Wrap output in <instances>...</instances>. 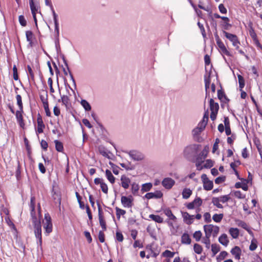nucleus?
I'll use <instances>...</instances> for the list:
<instances>
[{
	"label": "nucleus",
	"mask_w": 262,
	"mask_h": 262,
	"mask_svg": "<svg viewBox=\"0 0 262 262\" xmlns=\"http://www.w3.org/2000/svg\"><path fill=\"white\" fill-rule=\"evenodd\" d=\"M200 144H192L187 146L184 150V156L188 161L195 162L196 154L200 150Z\"/></svg>",
	"instance_id": "obj_1"
},
{
	"label": "nucleus",
	"mask_w": 262,
	"mask_h": 262,
	"mask_svg": "<svg viewBox=\"0 0 262 262\" xmlns=\"http://www.w3.org/2000/svg\"><path fill=\"white\" fill-rule=\"evenodd\" d=\"M209 147L208 145L205 146L204 149L199 154H196L195 162H196V166H199L202 163L204 162V160L207 156L209 152Z\"/></svg>",
	"instance_id": "obj_2"
},
{
	"label": "nucleus",
	"mask_w": 262,
	"mask_h": 262,
	"mask_svg": "<svg viewBox=\"0 0 262 262\" xmlns=\"http://www.w3.org/2000/svg\"><path fill=\"white\" fill-rule=\"evenodd\" d=\"M201 179L203 183V188L205 190L209 191L212 189L213 183L212 181L209 180L207 174L203 173L201 176Z\"/></svg>",
	"instance_id": "obj_3"
},
{
	"label": "nucleus",
	"mask_w": 262,
	"mask_h": 262,
	"mask_svg": "<svg viewBox=\"0 0 262 262\" xmlns=\"http://www.w3.org/2000/svg\"><path fill=\"white\" fill-rule=\"evenodd\" d=\"M96 203L98 207V218L99 223L102 229H103V230L104 231L106 230V225L103 216L102 209L100 205V202L98 201H97Z\"/></svg>",
	"instance_id": "obj_4"
},
{
	"label": "nucleus",
	"mask_w": 262,
	"mask_h": 262,
	"mask_svg": "<svg viewBox=\"0 0 262 262\" xmlns=\"http://www.w3.org/2000/svg\"><path fill=\"white\" fill-rule=\"evenodd\" d=\"M133 201L134 198L132 195L122 196L121 198V204L125 208H131L133 205Z\"/></svg>",
	"instance_id": "obj_5"
},
{
	"label": "nucleus",
	"mask_w": 262,
	"mask_h": 262,
	"mask_svg": "<svg viewBox=\"0 0 262 262\" xmlns=\"http://www.w3.org/2000/svg\"><path fill=\"white\" fill-rule=\"evenodd\" d=\"M163 195V193L160 190H156L154 192H147L146 194L143 196V199H147L148 200L152 199H161Z\"/></svg>",
	"instance_id": "obj_6"
},
{
	"label": "nucleus",
	"mask_w": 262,
	"mask_h": 262,
	"mask_svg": "<svg viewBox=\"0 0 262 262\" xmlns=\"http://www.w3.org/2000/svg\"><path fill=\"white\" fill-rule=\"evenodd\" d=\"M128 154L134 161H141L144 158V155L141 152L136 150L130 151Z\"/></svg>",
	"instance_id": "obj_7"
},
{
	"label": "nucleus",
	"mask_w": 262,
	"mask_h": 262,
	"mask_svg": "<svg viewBox=\"0 0 262 262\" xmlns=\"http://www.w3.org/2000/svg\"><path fill=\"white\" fill-rule=\"evenodd\" d=\"M202 200L200 197L196 196L193 201L186 204V206L188 209H193L194 208L195 205L199 207L202 205Z\"/></svg>",
	"instance_id": "obj_8"
},
{
	"label": "nucleus",
	"mask_w": 262,
	"mask_h": 262,
	"mask_svg": "<svg viewBox=\"0 0 262 262\" xmlns=\"http://www.w3.org/2000/svg\"><path fill=\"white\" fill-rule=\"evenodd\" d=\"M223 33L225 37L232 42L233 46H235L236 45V43H239L238 37L236 35L228 33L224 30H223Z\"/></svg>",
	"instance_id": "obj_9"
},
{
	"label": "nucleus",
	"mask_w": 262,
	"mask_h": 262,
	"mask_svg": "<svg viewBox=\"0 0 262 262\" xmlns=\"http://www.w3.org/2000/svg\"><path fill=\"white\" fill-rule=\"evenodd\" d=\"M221 89L217 90V98L222 102L227 103L230 99L227 97L224 90L222 89L221 84L220 83Z\"/></svg>",
	"instance_id": "obj_10"
},
{
	"label": "nucleus",
	"mask_w": 262,
	"mask_h": 262,
	"mask_svg": "<svg viewBox=\"0 0 262 262\" xmlns=\"http://www.w3.org/2000/svg\"><path fill=\"white\" fill-rule=\"evenodd\" d=\"M37 128L36 132L38 134H41L43 133V129L45 128V125L43 123L42 117L39 113L37 114Z\"/></svg>",
	"instance_id": "obj_11"
},
{
	"label": "nucleus",
	"mask_w": 262,
	"mask_h": 262,
	"mask_svg": "<svg viewBox=\"0 0 262 262\" xmlns=\"http://www.w3.org/2000/svg\"><path fill=\"white\" fill-rule=\"evenodd\" d=\"M175 184V181L170 178H165L162 181V186L167 189H171Z\"/></svg>",
	"instance_id": "obj_12"
},
{
	"label": "nucleus",
	"mask_w": 262,
	"mask_h": 262,
	"mask_svg": "<svg viewBox=\"0 0 262 262\" xmlns=\"http://www.w3.org/2000/svg\"><path fill=\"white\" fill-rule=\"evenodd\" d=\"M181 212L182 215V216L183 217L184 221L187 225H190V224L193 223L194 215H190L187 212H183V211H182Z\"/></svg>",
	"instance_id": "obj_13"
},
{
	"label": "nucleus",
	"mask_w": 262,
	"mask_h": 262,
	"mask_svg": "<svg viewBox=\"0 0 262 262\" xmlns=\"http://www.w3.org/2000/svg\"><path fill=\"white\" fill-rule=\"evenodd\" d=\"M211 71L210 70L208 74H206L204 76V82H205V89L206 91V97H207L208 95V89L209 88L210 84V77H211Z\"/></svg>",
	"instance_id": "obj_14"
},
{
	"label": "nucleus",
	"mask_w": 262,
	"mask_h": 262,
	"mask_svg": "<svg viewBox=\"0 0 262 262\" xmlns=\"http://www.w3.org/2000/svg\"><path fill=\"white\" fill-rule=\"evenodd\" d=\"M33 226L34 229V233L36 238L37 239L42 238L41 223L38 222V223L33 224Z\"/></svg>",
	"instance_id": "obj_15"
},
{
	"label": "nucleus",
	"mask_w": 262,
	"mask_h": 262,
	"mask_svg": "<svg viewBox=\"0 0 262 262\" xmlns=\"http://www.w3.org/2000/svg\"><path fill=\"white\" fill-rule=\"evenodd\" d=\"M232 255L234 256V257L237 260H239L241 258V255L242 254V250L241 248L237 246H234L230 251Z\"/></svg>",
	"instance_id": "obj_16"
},
{
	"label": "nucleus",
	"mask_w": 262,
	"mask_h": 262,
	"mask_svg": "<svg viewBox=\"0 0 262 262\" xmlns=\"http://www.w3.org/2000/svg\"><path fill=\"white\" fill-rule=\"evenodd\" d=\"M121 182V186L124 189H127L129 187L130 183V180L125 175H122L120 179Z\"/></svg>",
	"instance_id": "obj_17"
},
{
	"label": "nucleus",
	"mask_w": 262,
	"mask_h": 262,
	"mask_svg": "<svg viewBox=\"0 0 262 262\" xmlns=\"http://www.w3.org/2000/svg\"><path fill=\"white\" fill-rule=\"evenodd\" d=\"M226 18L227 19V20H223V21H221L220 23V26L223 29V30L224 31L228 30L232 27V25L229 23V22L230 21V19L226 16Z\"/></svg>",
	"instance_id": "obj_18"
},
{
	"label": "nucleus",
	"mask_w": 262,
	"mask_h": 262,
	"mask_svg": "<svg viewBox=\"0 0 262 262\" xmlns=\"http://www.w3.org/2000/svg\"><path fill=\"white\" fill-rule=\"evenodd\" d=\"M214 225L212 224L205 225L204 226L203 228L205 233V236L210 237L214 228Z\"/></svg>",
	"instance_id": "obj_19"
},
{
	"label": "nucleus",
	"mask_w": 262,
	"mask_h": 262,
	"mask_svg": "<svg viewBox=\"0 0 262 262\" xmlns=\"http://www.w3.org/2000/svg\"><path fill=\"white\" fill-rule=\"evenodd\" d=\"M209 106L210 111L218 112L219 110V105L217 102H215L213 99L210 98L209 101Z\"/></svg>",
	"instance_id": "obj_20"
},
{
	"label": "nucleus",
	"mask_w": 262,
	"mask_h": 262,
	"mask_svg": "<svg viewBox=\"0 0 262 262\" xmlns=\"http://www.w3.org/2000/svg\"><path fill=\"white\" fill-rule=\"evenodd\" d=\"M219 243L223 246H227L229 242L227 235L225 233L222 234L219 237Z\"/></svg>",
	"instance_id": "obj_21"
},
{
	"label": "nucleus",
	"mask_w": 262,
	"mask_h": 262,
	"mask_svg": "<svg viewBox=\"0 0 262 262\" xmlns=\"http://www.w3.org/2000/svg\"><path fill=\"white\" fill-rule=\"evenodd\" d=\"M191 239L189 234L185 232L181 236V243L183 244L189 245L191 243Z\"/></svg>",
	"instance_id": "obj_22"
},
{
	"label": "nucleus",
	"mask_w": 262,
	"mask_h": 262,
	"mask_svg": "<svg viewBox=\"0 0 262 262\" xmlns=\"http://www.w3.org/2000/svg\"><path fill=\"white\" fill-rule=\"evenodd\" d=\"M163 212L168 217L169 220L173 221H176L177 220V217L174 215H173L169 208H166L163 209Z\"/></svg>",
	"instance_id": "obj_23"
},
{
	"label": "nucleus",
	"mask_w": 262,
	"mask_h": 262,
	"mask_svg": "<svg viewBox=\"0 0 262 262\" xmlns=\"http://www.w3.org/2000/svg\"><path fill=\"white\" fill-rule=\"evenodd\" d=\"M218 47L220 49L221 52L228 56H231L230 53L227 50L224 43L221 41L217 43Z\"/></svg>",
	"instance_id": "obj_24"
},
{
	"label": "nucleus",
	"mask_w": 262,
	"mask_h": 262,
	"mask_svg": "<svg viewBox=\"0 0 262 262\" xmlns=\"http://www.w3.org/2000/svg\"><path fill=\"white\" fill-rule=\"evenodd\" d=\"M192 191L190 188H185L183 189L182 194L184 199H188L192 194Z\"/></svg>",
	"instance_id": "obj_25"
},
{
	"label": "nucleus",
	"mask_w": 262,
	"mask_h": 262,
	"mask_svg": "<svg viewBox=\"0 0 262 262\" xmlns=\"http://www.w3.org/2000/svg\"><path fill=\"white\" fill-rule=\"evenodd\" d=\"M52 222H46L44 225V228L45 229V234L48 235L52 231Z\"/></svg>",
	"instance_id": "obj_26"
},
{
	"label": "nucleus",
	"mask_w": 262,
	"mask_h": 262,
	"mask_svg": "<svg viewBox=\"0 0 262 262\" xmlns=\"http://www.w3.org/2000/svg\"><path fill=\"white\" fill-rule=\"evenodd\" d=\"M105 176L107 179L110 181L111 184H114L115 182V178L113 175L112 172L109 169H106Z\"/></svg>",
	"instance_id": "obj_27"
},
{
	"label": "nucleus",
	"mask_w": 262,
	"mask_h": 262,
	"mask_svg": "<svg viewBox=\"0 0 262 262\" xmlns=\"http://www.w3.org/2000/svg\"><path fill=\"white\" fill-rule=\"evenodd\" d=\"M152 187V184L150 182L146 183L142 185L141 191L142 192H148L151 190Z\"/></svg>",
	"instance_id": "obj_28"
},
{
	"label": "nucleus",
	"mask_w": 262,
	"mask_h": 262,
	"mask_svg": "<svg viewBox=\"0 0 262 262\" xmlns=\"http://www.w3.org/2000/svg\"><path fill=\"white\" fill-rule=\"evenodd\" d=\"M229 232L233 238H237L239 236V230L236 228H230Z\"/></svg>",
	"instance_id": "obj_29"
},
{
	"label": "nucleus",
	"mask_w": 262,
	"mask_h": 262,
	"mask_svg": "<svg viewBox=\"0 0 262 262\" xmlns=\"http://www.w3.org/2000/svg\"><path fill=\"white\" fill-rule=\"evenodd\" d=\"M249 27L250 28V29L249 30V35L250 36H251V37L252 38V39H253V40H254L256 39H258L257 38V35L252 27V23H250L249 24Z\"/></svg>",
	"instance_id": "obj_30"
},
{
	"label": "nucleus",
	"mask_w": 262,
	"mask_h": 262,
	"mask_svg": "<svg viewBox=\"0 0 262 262\" xmlns=\"http://www.w3.org/2000/svg\"><path fill=\"white\" fill-rule=\"evenodd\" d=\"M149 217L158 223H162L163 222V219L159 215L151 214L149 215Z\"/></svg>",
	"instance_id": "obj_31"
},
{
	"label": "nucleus",
	"mask_w": 262,
	"mask_h": 262,
	"mask_svg": "<svg viewBox=\"0 0 262 262\" xmlns=\"http://www.w3.org/2000/svg\"><path fill=\"white\" fill-rule=\"evenodd\" d=\"M80 104L85 111H90L91 110V106L87 100L85 99H82L81 100Z\"/></svg>",
	"instance_id": "obj_32"
},
{
	"label": "nucleus",
	"mask_w": 262,
	"mask_h": 262,
	"mask_svg": "<svg viewBox=\"0 0 262 262\" xmlns=\"http://www.w3.org/2000/svg\"><path fill=\"white\" fill-rule=\"evenodd\" d=\"M220 199L218 197H213L212 199V203L214 206H215L217 208L220 209L223 208V206L220 203Z\"/></svg>",
	"instance_id": "obj_33"
},
{
	"label": "nucleus",
	"mask_w": 262,
	"mask_h": 262,
	"mask_svg": "<svg viewBox=\"0 0 262 262\" xmlns=\"http://www.w3.org/2000/svg\"><path fill=\"white\" fill-rule=\"evenodd\" d=\"M54 143L55 144L56 150L58 152H62L63 150V146L62 143L58 140H55L54 141Z\"/></svg>",
	"instance_id": "obj_34"
},
{
	"label": "nucleus",
	"mask_w": 262,
	"mask_h": 262,
	"mask_svg": "<svg viewBox=\"0 0 262 262\" xmlns=\"http://www.w3.org/2000/svg\"><path fill=\"white\" fill-rule=\"evenodd\" d=\"M35 209H30V215L32 219V224H37L38 223V222H40V220H38L37 216L36 215L35 213Z\"/></svg>",
	"instance_id": "obj_35"
},
{
	"label": "nucleus",
	"mask_w": 262,
	"mask_h": 262,
	"mask_svg": "<svg viewBox=\"0 0 262 262\" xmlns=\"http://www.w3.org/2000/svg\"><path fill=\"white\" fill-rule=\"evenodd\" d=\"M132 193L134 195L138 194V190H139V185L135 182H134L131 185Z\"/></svg>",
	"instance_id": "obj_36"
},
{
	"label": "nucleus",
	"mask_w": 262,
	"mask_h": 262,
	"mask_svg": "<svg viewBox=\"0 0 262 262\" xmlns=\"http://www.w3.org/2000/svg\"><path fill=\"white\" fill-rule=\"evenodd\" d=\"M98 150L99 153L103 157L110 159V157L107 152V150L104 146L102 145L99 146L98 147Z\"/></svg>",
	"instance_id": "obj_37"
},
{
	"label": "nucleus",
	"mask_w": 262,
	"mask_h": 262,
	"mask_svg": "<svg viewBox=\"0 0 262 262\" xmlns=\"http://www.w3.org/2000/svg\"><path fill=\"white\" fill-rule=\"evenodd\" d=\"M257 247V241L254 237L252 238L251 241V244L249 246V250L250 251H254Z\"/></svg>",
	"instance_id": "obj_38"
},
{
	"label": "nucleus",
	"mask_w": 262,
	"mask_h": 262,
	"mask_svg": "<svg viewBox=\"0 0 262 262\" xmlns=\"http://www.w3.org/2000/svg\"><path fill=\"white\" fill-rule=\"evenodd\" d=\"M220 250V247L219 245L213 244L211 245V251L212 252L213 256L216 255Z\"/></svg>",
	"instance_id": "obj_39"
},
{
	"label": "nucleus",
	"mask_w": 262,
	"mask_h": 262,
	"mask_svg": "<svg viewBox=\"0 0 262 262\" xmlns=\"http://www.w3.org/2000/svg\"><path fill=\"white\" fill-rule=\"evenodd\" d=\"M224 214L223 213L214 214L212 216V220L216 223H220L223 219Z\"/></svg>",
	"instance_id": "obj_40"
},
{
	"label": "nucleus",
	"mask_w": 262,
	"mask_h": 262,
	"mask_svg": "<svg viewBox=\"0 0 262 262\" xmlns=\"http://www.w3.org/2000/svg\"><path fill=\"white\" fill-rule=\"evenodd\" d=\"M60 100L61 101L63 104L67 107L70 101L69 97L67 95L61 96V99H59L58 102H60Z\"/></svg>",
	"instance_id": "obj_41"
},
{
	"label": "nucleus",
	"mask_w": 262,
	"mask_h": 262,
	"mask_svg": "<svg viewBox=\"0 0 262 262\" xmlns=\"http://www.w3.org/2000/svg\"><path fill=\"white\" fill-rule=\"evenodd\" d=\"M16 99L17 101V104L18 106L19 110H20V111H22L23 110V104L22 102L21 96L18 94L16 96Z\"/></svg>",
	"instance_id": "obj_42"
},
{
	"label": "nucleus",
	"mask_w": 262,
	"mask_h": 262,
	"mask_svg": "<svg viewBox=\"0 0 262 262\" xmlns=\"http://www.w3.org/2000/svg\"><path fill=\"white\" fill-rule=\"evenodd\" d=\"M55 26V34H54V38L55 39H59V23H54Z\"/></svg>",
	"instance_id": "obj_43"
},
{
	"label": "nucleus",
	"mask_w": 262,
	"mask_h": 262,
	"mask_svg": "<svg viewBox=\"0 0 262 262\" xmlns=\"http://www.w3.org/2000/svg\"><path fill=\"white\" fill-rule=\"evenodd\" d=\"M193 250L195 253L200 254L202 252L203 248L200 245L196 243L194 244Z\"/></svg>",
	"instance_id": "obj_44"
},
{
	"label": "nucleus",
	"mask_w": 262,
	"mask_h": 262,
	"mask_svg": "<svg viewBox=\"0 0 262 262\" xmlns=\"http://www.w3.org/2000/svg\"><path fill=\"white\" fill-rule=\"evenodd\" d=\"M175 253L168 250H166L162 253V256L168 258H172L174 256Z\"/></svg>",
	"instance_id": "obj_45"
},
{
	"label": "nucleus",
	"mask_w": 262,
	"mask_h": 262,
	"mask_svg": "<svg viewBox=\"0 0 262 262\" xmlns=\"http://www.w3.org/2000/svg\"><path fill=\"white\" fill-rule=\"evenodd\" d=\"M116 216L117 218L119 220L120 218L121 215H124L126 213V211L123 209H121L118 207H116Z\"/></svg>",
	"instance_id": "obj_46"
},
{
	"label": "nucleus",
	"mask_w": 262,
	"mask_h": 262,
	"mask_svg": "<svg viewBox=\"0 0 262 262\" xmlns=\"http://www.w3.org/2000/svg\"><path fill=\"white\" fill-rule=\"evenodd\" d=\"M29 5L32 15H36V12L37 11V9L35 5L34 2H32V1H30Z\"/></svg>",
	"instance_id": "obj_47"
},
{
	"label": "nucleus",
	"mask_w": 262,
	"mask_h": 262,
	"mask_svg": "<svg viewBox=\"0 0 262 262\" xmlns=\"http://www.w3.org/2000/svg\"><path fill=\"white\" fill-rule=\"evenodd\" d=\"M202 236V233L200 230L195 231L193 234V237L196 242H199L200 241Z\"/></svg>",
	"instance_id": "obj_48"
},
{
	"label": "nucleus",
	"mask_w": 262,
	"mask_h": 262,
	"mask_svg": "<svg viewBox=\"0 0 262 262\" xmlns=\"http://www.w3.org/2000/svg\"><path fill=\"white\" fill-rule=\"evenodd\" d=\"M233 193L235 197L239 199H245L246 197L245 194H242L241 191L239 190L234 191L233 192Z\"/></svg>",
	"instance_id": "obj_49"
},
{
	"label": "nucleus",
	"mask_w": 262,
	"mask_h": 262,
	"mask_svg": "<svg viewBox=\"0 0 262 262\" xmlns=\"http://www.w3.org/2000/svg\"><path fill=\"white\" fill-rule=\"evenodd\" d=\"M227 255L228 253L225 251L221 252L220 254L216 257L217 261H220L221 260L224 259L227 256Z\"/></svg>",
	"instance_id": "obj_50"
},
{
	"label": "nucleus",
	"mask_w": 262,
	"mask_h": 262,
	"mask_svg": "<svg viewBox=\"0 0 262 262\" xmlns=\"http://www.w3.org/2000/svg\"><path fill=\"white\" fill-rule=\"evenodd\" d=\"M203 130L202 129L200 126H196L192 130V136L194 137L197 135H200L201 133Z\"/></svg>",
	"instance_id": "obj_51"
},
{
	"label": "nucleus",
	"mask_w": 262,
	"mask_h": 262,
	"mask_svg": "<svg viewBox=\"0 0 262 262\" xmlns=\"http://www.w3.org/2000/svg\"><path fill=\"white\" fill-rule=\"evenodd\" d=\"M236 223L239 227H242L245 230H246L247 228V227H249L246 224V223L240 220H237V221H236Z\"/></svg>",
	"instance_id": "obj_52"
},
{
	"label": "nucleus",
	"mask_w": 262,
	"mask_h": 262,
	"mask_svg": "<svg viewBox=\"0 0 262 262\" xmlns=\"http://www.w3.org/2000/svg\"><path fill=\"white\" fill-rule=\"evenodd\" d=\"M226 177L225 176H220V177H217L215 179L214 182L216 184H220L225 182L226 180Z\"/></svg>",
	"instance_id": "obj_53"
},
{
	"label": "nucleus",
	"mask_w": 262,
	"mask_h": 262,
	"mask_svg": "<svg viewBox=\"0 0 262 262\" xmlns=\"http://www.w3.org/2000/svg\"><path fill=\"white\" fill-rule=\"evenodd\" d=\"M197 25L201 30V34L203 36V37L204 38H205L206 37V34L205 30L203 26V25L201 23H200L199 21L198 22Z\"/></svg>",
	"instance_id": "obj_54"
},
{
	"label": "nucleus",
	"mask_w": 262,
	"mask_h": 262,
	"mask_svg": "<svg viewBox=\"0 0 262 262\" xmlns=\"http://www.w3.org/2000/svg\"><path fill=\"white\" fill-rule=\"evenodd\" d=\"M15 176L17 180H19L21 178L20 166L19 161H18V166L16 170Z\"/></svg>",
	"instance_id": "obj_55"
},
{
	"label": "nucleus",
	"mask_w": 262,
	"mask_h": 262,
	"mask_svg": "<svg viewBox=\"0 0 262 262\" xmlns=\"http://www.w3.org/2000/svg\"><path fill=\"white\" fill-rule=\"evenodd\" d=\"M18 21L20 24V25L23 26L25 27L27 25V21L24 17V15H20L18 17Z\"/></svg>",
	"instance_id": "obj_56"
},
{
	"label": "nucleus",
	"mask_w": 262,
	"mask_h": 262,
	"mask_svg": "<svg viewBox=\"0 0 262 262\" xmlns=\"http://www.w3.org/2000/svg\"><path fill=\"white\" fill-rule=\"evenodd\" d=\"M24 111L23 110H22V111H20V110L16 111L15 112V116L17 120V121H18L19 120L23 119V117L22 114L23 113Z\"/></svg>",
	"instance_id": "obj_57"
},
{
	"label": "nucleus",
	"mask_w": 262,
	"mask_h": 262,
	"mask_svg": "<svg viewBox=\"0 0 262 262\" xmlns=\"http://www.w3.org/2000/svg\"><path fill=\"white\" fill-rule=\"evenodd\" d=\"M213 162L211 159H207L206 163L204 165V167L205 168H210L213 166Z\"/></svg>",
	"instance_id": "obj_58"
},
{
	"label": "nucleus",
	"mask_w": 262,
	"mask_h": 262,
	"mask_svg": "<svg viewBox=\"0 0 262 262\" xmlns=\"http://www.w3.org/2000/svg\"><path fill=\"white\" fill-rule=\"evenodd\" d=\"M210 237L208 236H205V237H204L202 241V242L205 244L206 247L207 249L210 248Z\"/></svg>",
	"instance_id": "obj_59"
},
{
	"label": "nucleus",
	"mask_w": 262,
	"mask_h": 262,
	"mask_svg": "<svg viewBox=\"0 0 262 262\" xmlns=\"http://www.w3.org/2000/svg\"><path fill=\"white\" fill-rule=\"evenodd\" d=\"M208 121L202 119V120L199 123L198 126H200V127L202 129H204L207 124Z\"/></svg>",
	"instance_id": "obj_60"
},
{
	"label": "nucleus",
	"mask_w": 262,
	"mask_h": 262,
	"mask_svg": "<svg viewBox=\"0 0 262 262\" xmlns=\"http://www.w3.org/2000/svg\"><path fill=\"white\" fill-rule=\"evenodd\" d=\"M100 187L101 189V190L102 192L105 194L107 193L108 192V187L106 183H105L104 182L103 183H101L100 184Z\"/></svg>",
	"instance_id": "obj_61"
},
{
	"label": "nucleus",
	"mask_w": 262,
	"mask_h": 262,
	"mask_svg": "<svg viewBox=\"0 0 262 262\" xmlns=\"http://www.w3.org/2000/svg\"><path fill=\"white\" fill-rule=\"evenodd\" d=\"M219 198L220 199L221 202L222 203H225L226 202H227L230 199V197L229 196V194L221 195Z\"/></svg>",
	"instance_id": "obj_62"
},
{
	"label": "nucleus",
	"mask_w": 262,
	"mask_h": 262,
	"mask_svg": "<svg viewBox=\"0 0 262 262\" xmlns=\"http://www.w3.org/2000/svg\"><path fill=\"white\" fill-rule=\"evenodd\" d=\"M116 239L120 242H122L124 239L123 235L122 233L120 231L116 232Z\"/></svg>",
	"instance_id": "obj_63"
},
{
	"label": "nucleus",
	"mask_w": 262,
	"mask_h": 262,
	"mask_svg": "<svg viewBox=\"0 0 262 262\" xmlns=\"http://www.w3.org/2000/svg\"><path fill=\"white\" fill-rule=\"evenodd\" d=\"M98 239L100 243H104L105 241V235L102 231H99L98 233Z\"/></svg>",
	"instance_id": "obj_64"
}]
</instances>
